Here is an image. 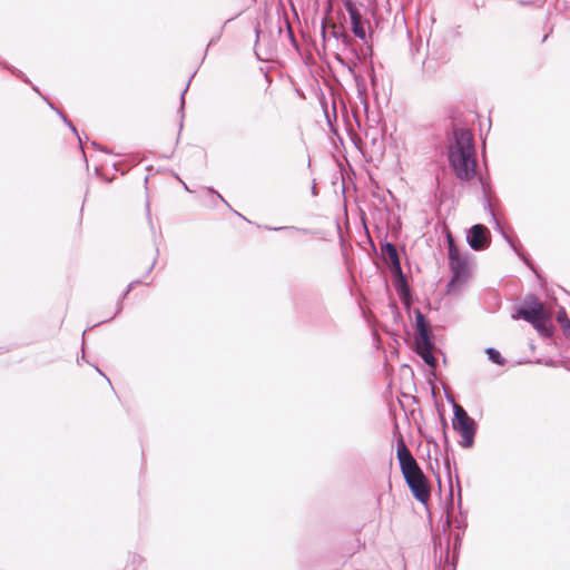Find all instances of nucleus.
<instances>
[{
  "label": "nucleus",
  "instance_id": "f257e3e1",
  "mask_svg": "<svg viewBox=\"0 0 570 570\" xmlns=\"http://www.w3.org/2000/svg\"><path fill=\"white\" fill-rule=\"evenodd\" d=\"M453 141L448 147V160L460 180L469 181L476 173L473 136L464 128H453Z\"/></svg>",
  "mask_w": 570,
  "mask_h": 570
},
{
  "label": "nucleus",
  "instance_id": "f03ea898",
  "mask_svg": "<svg viewBox=\"0 0 570 570\" xmlns=\"http://www.w3.org/2000/svg\"><path fill=\"white\" fill-rule=\"evenodd\" d=\"M396 458L403 478L411 490L412 495L422 504L426 505L431 495V487L428 478L417 464L415 458L407 449L403 438L397 441Z\"/></svg>",
  "mask_w": 570,
  "mask_h": 570
},
{
  "label": "nucleus",
  "instance_id": "7ed1b4c3",
  "mask_svg": "<svg viewBox=\"0 0 570 570\" xmlns=\"http://www.w3.org/2000/svg\"><path fill=\"white\" fill-rule=\"evenodd\" d=\"M453 430L456 431L462 438L460 445L465 449L473 446L476 433L475 421L471 419L466 411L456 403H453Z\"/></svg>",
  "mask_w": 570,
  "mask_h": 570
},
{
  "label": "nucleus",
  "instance_id": "20e7f679",
  "mask_svg": "<svg viewBox=\"0 0 570 570\" xmlns=\"http://www.w3.org/2000/svg\"><path fill=\"white\" fill-rule=\"evenodd\" d=\"M449 245V265L452 272V278L449 283V291L455 285H461L466 282L469 277V262L468 257L461 256L453 238L448 234Z\"/></svg>",
  "mask_w": 570,
  "mask_h": 570
},
{
  "label": "nucleus",
  "instance_id": "39448f33",
  "mask_svg": "<svg viewBox=\"0 0 570 570\" xmlns=\"http://www.w3.org/2000/svg\"><path fill=\"white\" fill-rule=\"evenodd\" d=\"M543 314H546L543 304L534 295L527 296L517 309V315L528 323H537Z\"/></svg>",
  "mask_w": 570,
  "mask_h": 570
},
{
  "label": "nucleus",
  "instance_id": "423d86ee",
  "mask_svg": "<svg viewBox=\"0 0 570 570\" xmlns=\"http://www.w3.org/2000/svg\"><path fill=\"white\" fill-rule=\"evenodd\" d=\"M466 243L473 250L487 249L491 243L489 228L482 224L473 225L466 233Z\"/></svg>",
  "mask_w": 570,
  "mask_h": 570
},
{
  "label": "nucleus",
  "instance_id": "0eeeda50",
  "mask_svg": "<svg viewBox=\"0 0 570 570\" xmlns=\"http://www.w3.org/2000/svg\"><path fill=\"white\" fill-rule=\"evenodd\" d=\"M344 7L346 11L348 12L351 24H352V32L354 36L363 41L366 40V32L364 28V21L361 12L356 8L355 3L352 0H346L344 2Z\"/></svg>",
  "mask_w": 570,
  "mask_h": 570
},
{
  "label": "nucleus",
  "instance_id": "6e6552de",
  "mask_svg": "<svg viewBox=\"0 0 570 570\" xmlns=\"http://www.w3.org/2000/svg\"><path fill=\"white\" fill-rule=\"evenodd\" d=\"M391 273L394 278L393 285L397 296L405 306H410V304L412 303L411 289L406 281V277L402 272V268H400L399 272Z\"/></svg>",
  "mask_w": 570,
  "mask_h": 570
},
{
  "label": "nucleus",
  "instance_id": "1a4fd4ad",
  "mask_svg": "<svg viewBox=\"0 0 570 570\" xmlns=\"http://www.w3.org/2000/svg\"><path fill=\"white\" fill-rule=\"evenodd\" d=\"M415 353L423 360V362L434 368L436 366V358L433 354L434 343L432 338L414 342Z\"/></svg>",
  "mask_w": 570,
  "mask_h": 570
},
{
  "label": "nucleus",
  "instance_id": "9d476101",
  "mask_svg": "<svg viewBox=\"0 0 570 570\" xmlns=\"http://www.w3.org/2000/svg\"><path fill=\"white\" fill-rule=\"evenodd\" d=\"M332 36L337 41H340L346 49H351V52L353 53L354 58L350 60V62L347 63V67H348L350 71H353V68L356 66L357 61H360L361 59H360V56L356 52V50L351 48L352 43H353L352 37L348 33H346L345 31L336 30L335 28L332 32Z\"/></svg>",
  "mask_w": 570,
  "mask_h": 570
},
{
  "label": "nucleus",
  "instance_id": "9b49d317",
  "mask_svg": "<svg viewBox=\"0 0 570 570\" xmlns=\"http://www.w3.org/2000/svg\"><path fill=\"white\" fill-rule=\"evenodd\" d=\"M381 252L390 259L391 272H399L402 268L397 248L393 243L385 242L381 244Z\"/></svg>",
  "mask_w": 570,
  "mask_h": 570
},
{
  "label": "nucleus",
  "instance_id": "f8f14e48",
  "mask_svg": "<svg viewBox=\"0 0 570 570\" xmlns=\"http://www.w3.org/2000/svg\"><path fill=\"white\" fill-rule=\"evenodd\" d=\"M415 326H416V336L414 338V342L422 341V340H429L431 337V328L430 324L426 321L424 314L416 309L415 312Z\"/></svg>",
  "mask_w": 570,
  "mask_h": 570
},
{
  "label": "nucleus",
  "instance_id": "ddd939ff",
  "mask_svg": "<svg viewBox=\"0 0 570 570\" xmlns=\"http://www.w3.org/2000/svg\"><path fill=\"white\" fill-rule=\"evenodd\" d=\"M484 209L490 214L492 222L495 225V229L501 233L503 238L509 243V245L513 248V250L517 253L518 256H520L522 259H524V256H522L517 246L514 245L513 240L504 233V230L501 228L500 223L498 222L494 210L490 204V200L485 197L484 198Z\"/></svg>",
  "mask_w": 570,
  "mask_h": 570
},
{
  "label": "nucleus",
  "instance_id": "4468645a",
  "mask_svg": "<svg viewBox=\"0 0 570 570\" xmlns=\"http://www.w3.org/2000/svg\"><path fill=\"white\" fill-rule=\"evenodd\" d=\"M549 316L546 314L540 316V320L537 323H531L533 327L543 336H550L551 331L548 327Z\"/></svg>",
  "mask_w": 570,
  "mask_h": 570
},
{
  "label": "nucleus",
  "instance_id": "2eb2a0df",
  "mask_svg": "<svg viewBox=\"0 0 570 570\" xmlns=\"http://www.w3.org/2000/svg\"><path fill=\"white\" fill-rule=\"evenodd\" d=\"M485 354L488 355V358L497 364V365H504L505 364V358L501 355V353L495 350L494 347H488L485 348Z\"/></svg>",
  "mask_w": 570,
  "mask_h": 570
},
{
  "label": "nucleus",
  "instance_id": "dca6fc26",
  "mask_svg": "<svg viewBox=\"0 0 570 570\" xmlns=\"http://www.w3.org/2000/svg\"><path fill=\"white\" fill-rule=\"evenodd\" d=\"M45 100L48 102V105L50 106V108H51V109H53V110H55V111L60 116V118L62 119V121H63V122H65V124L70 128V130H71V131H72V132L78 137V139H79V141H80V144H81V142H82V140H81V138L79 137L78 131H77L76 127L72 125V122H71V121L66 117V115H65L61 110H59V109L55 108V106H53V105H52L48 99H46V98H45Z\"/></svg>",
  "mask_w": 570,
  "mask_h": 570
},
{
  "label": "nucleus",
  "instance_id": "f3484780",
  "mask_svg": "<svg viewBox=\"0 0 570 570\" xmlns=\"http://www.w3.org/2000/svg\"><path fill=\"white\" fill-rule=\"evenodd\" d=\"M137 284H140L139 279H136V281H132L131 283H129L127 289L124 292V294L121 295V297H120V299L118 302L116 313L114 315H111L108 320H112L118 313L121 312V309H122V301L129 294V292L134 288V286L137 285Z\"/></svg>",
  "mask_w": 570,
  "mask_h": 570
},
{
  "label": "nucleus",
  "instance_id": "a211bd4d",
  "mask_svg": "<svg viewBox=\"0 0 570 570\" xmlns=\"http://www.w3.org/2000/svg\"><path fill=\"white\" fill-rule=\"evenodd\" d=\"M137 284H140L139 279H136V281H132L131 283H129L127 289L124 292V294L121 295V297H120V299L118 302L116 313L114 315H111L108 320H112L118 313L121 312V309H122V301L129 294V292L134 288V286L137 285Z\"/></svg>",
  "mask_w": 570,
  "mask_h": 570
},
{
  "label": "nucleus",
  "instance_id": "6ab92c4d",
  "mask_svg": "<svg viewBox=\"0 0 570 570\" xmlns=\"http://www.w3.org/2000/svg\"><path fill=\"white\" fill-rule=\"evenodd\" d=\"M268 229H272V230H291V232H296V233H302V234H312V230L311 229H307V228H299V227H295V226H281V227H267Z\"/></svg>",
  "mask_w": 570,
  "mask_h": 570
},
{
  "label": "nucleus",
  "instance_id": "aec40b11",
  "mask_svg": "<svg viewBox=\"0 0 570 570\" xmlns=\"http://www.w3.org/2000/svg\"><path fill=\"white\" fill-rule=\"evenodd\" d=\"M557 320L564 331L570 330V320L563 309L558 312Z\"/></svg>",
  "mask_w": 570,
  "mask_h": 570
},
{
  "label": "nucleus",
  "instance_id": "412c9836",
  "mask_svg": "<svg viewBox=\"0 0 570 570\" xmlns=\"http://www.w3.org/2000/svg\"><path fill=\"white\" fill-rule=\"evenodd\" d=\"M142 563V558L136 553L130 556L129 564L127 566V570H129L130 567L137 568Z\"/></svg>",
  "mask_w": 570,
  "mask_h": 570
},
{
  "label": "nucleus",
  "instance_id": "4be33fe9",
  "mask_svg": "<svg viewBox=\"0 0 570 570\" xmlns=\"http://www.w3.org/2000/svg\"><path fill=\"white\" fill-rule=\"evenodd\" d=\"M194 77V75L189 78L185 89L183 90L181 92V96H180V108H179V114H180V117L184 118V108H185V94L186 91L188 90V87H189V83L191 81V78Z\"/></svg>",
  "mask_w": 570,
  "mask_h": 570
},
{
  "label": "nucleus",
  "instance_id": "5701e85b",
  "mask_svg": "<svg viewBox=\"0 0 570 570\" xmlns=\"http://www.w3.org/2000/svg\"><path fill=\"white\" fill-rule=\"evenodd\" d=\"M208 193H210L214 197H216L222 203H224L228 208H232L230 205L225 200V198L219 193H217L214 188H208Z\"/></svg>",
  "mask_w": 570,
  "mask_h": 570
},
{
  "label": "nucleus",
  "instance_id": "b1692460",
  "mask_svg": "<svg viewBox=\"0 0 570 570\" xmlns=\"http://www.w3.org/2000/svg\"><path fill=\"white\" fill-rule=\"evenodd\" d=\"M158 254H159V250H158V248H156V256H158ZM156 262H157V257H155V258H154V261H153V263L150 264V266H149V268H148L147 273H150V272L153 271V268L155 267Z\"/></svg>",
  "mask_w": 570,
  "mask_h": 570
},
{
  "label": "nucleus",
  "instance_id": "393cba45",
  "mask_svg": "<svg viewBox=\"0 0 570 570\" xmlns=\"http://www.w3.org/2000/svg\"><path fill=\"white\" fill-rule=\"evenodd\" d=\"M456 522H458V528H465L466 527L465 518L462 519L461 521H456Z\"/></svg>",
  "mask_w": 570,
  "mask_h": 570
},
{
  "label": "nucleus",
  "instance_id": "a878e982",
  "mask_svg": "<svg viewBox=\"0 0 570 570\" xmlns=\"http://www.w3.org/2000/svg\"><path fill=\"white\" fill-rule=\"evenodd\" d=\"M461 544V537L458 534L454 539V548L459 547Z\"/></svg>",
  "mask_w": 570,
  "mask_h": 570
},
{
  "label": "nucleus",
  "instance_id": "bb28decb",
  "mask_svg": "<svg viewBox=\"0 0 570 570\" xmlns=\"http://www.w3.org/2000/svg\"><path fill=\"white\" fill-rule=\"evenodd\" d=\"M461 502H462V499H461V488L459 487V492H458V505H459V508H461Z\"/></svg>",
  "mask_w": 570,
  "mask_h": 570
},
{
  "label": "nucleus",
  "instance_id": "cd10ccee",
  "mask_svg": "<svg viewBox=\"0 0 570 570\" xmlns=\"http://www.w3.org/2000/svg\"><path fill=\"white\" fill-rule=\"evenodd\" d=\"M146 208H147V216H148L149 223L151 224L149 203L146 204Z\"/></svg>",
  "mask_w": 570,
  "mask_h": 570
},
{
  "label": "nucleus",
  "instance_id": "c85d7f7f",
  "mask_svg": "<svg viewBox=\"0 0 570 570\" xmlns=\"http://www.w3.org/2000/svg\"><path fill=\"white\" fill-rule=\"evenodd\" d=\"M519 3L522 6H529V4L534 3V1H519Z\"/></svg>",
  "mask_w": 570,
  "mask_h": 570
},
{
  "label": "nucleus",
  "instance_id": "c756f323",
  "mask_svg": "<svg viewBox=\"0 0 570 570\" xmlns=\"http://www.w3.org/2000/svg\"><path fill=\"white\" fill-rule=\"evenodd\" d=\"M322 37L324 40H326V31L324 26L322 27Z\"/></svg>",
  "mask_w": 570,
  "mask_h": 570
},
{
  "label": "nucleus",
  "instance_id": "7c9ffc66",
  "mask_svg": "<svg viewBox=\"0 0 570 570\" xmlns=\"http://www.w3.org/2000/svg\"><path fill=\"white\" fill-rule=\"evenodd\" d=\"M448 557H449V548L445 549V562H448Z\"/></svg>",
  "mask_w": 570,
  "mask_h": 570
},
{
  "label": "nucleus",
  "instance_id": "2f4dec72",
  "mask_svg": "<svg viewBox=\"0 0 570 570\" xmlns=\"http://www.w3.org/2000/svg\"><path fill=\"white\" fill-rule=\"evenodd\" d=\"M445 465H446L448 469H450V461H449V459L445 460Z\"/></svg>",
  "mask_w": 570,
  "mask_h": 570
},
{
  "label": "nucleus",
  "instance_id": "473e14b6",
  "mask_svg": "<svg viewBox=\"0 0 570 570\" xmlns=\"http://www.w3.org/2000/svg\"><path fill=\"white\" fill-rule=\"evenodd\" d=\"M214 42H215V39L213 38V39L209 41L208 46L213 45Z\"/></svg>",
  "mask_w": 570,
  "mask_h": 570
},
{
  "label": "nucleus",
  "instance_id": "72a5a7b5",
  "mask_svg": "<svg viewBox=\"0 0 570 570\" xmlns=\"http://www.w3.org/2000/svg\"><path fill=\"white\" fill-rule=\"evenodd\" d=\"M312 193H313V194H315V193H316V187H315V186H313V188H312Z\"/></svg>",
  "mask_w": 570,
  "mask_h": 570
},
{
  "label": "nucleus",
  "instance_id": "f704fd0d",
  "mask_svg": "<svg viewBox=\"0 0 570 570\" xmlns=\"http://www.w3.org/2000/svg\"><path fill=\"white\" fill-rule=\"evenodd\" d=\"M96 370L99 372V374H101V375H104V376H105V374L102 373V371H100L98 367H96Z\"/></svg>",
  "mask_w": 570,
  "mask_h": 570
},
{
  "label": "nucleus",
  "instance_id": "c9c22d12",
  "mask_svg": "<svg viewBox=\"0 0 570 570\" xmlns=\"http://www.w3.org/2000/svg\"><path fill=\"white\" fill-rule=\"evenodd\" d=\"M548 38V35H546L543 38H542V42H544Z\"/></svg>",
  "mask_w": 570,
  "mask_h": 570
},
{
  "label": "nucleus",
  "instance_id": "e433bc0d",
  "mask_svg": "<svg viewBox=\"0 0 570 570\" xmlns=\"http://www.w3.org/2000/svg\"><path fill=\"white\" fill-rule=\"evenodd\" d=\"M443 558V552L441 551V554H440V561L442 560Z\"/></svg>",
  "mask_w": 570,
  "mask_h": 570
}]
</instances>
